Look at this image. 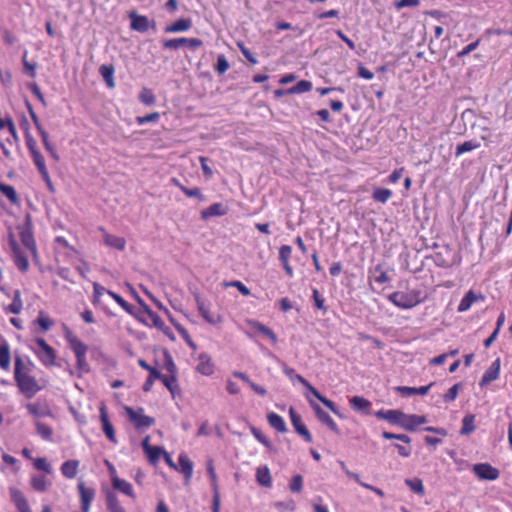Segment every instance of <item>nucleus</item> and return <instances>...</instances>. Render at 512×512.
I'll return each instance as SVG.
<instances>
[{
	"label": "nucleus",
	"instance_id": "39448f33",
	"mask_svg": "<svg viewBox=\"0 0 512 512\" xmlns=\"http://www.w3.org/2000/svg\"><path fill=\"white\" fill-rule=\"evenodd\" d=\"M38 360L45 367L56 365V351L43 338H36L30 345Z\"/></svg>",
	"mask_w": 512,
	"mask_h": 512
},
{
	"label": "nucleus",
	"instance_id": "e433bc0d",
	"mask_svg": "<svg viewBox=\"0 0 512 512\" xmlns=\"http://www.w3.org/2000/svg\"><path fill=\"white\" fill-rule=\"evenodd\" d=\"M478 296L472 291H468L463 298L461 299L457 310L459 312H466L468 311L471 306L477 301Z\"/></svg>",
	"mask_w": 512,
	"mask_h": 512
},
{
	"label": "nucleus",
	"instance_id": "bf43d9fd",
	"mask_svg": "<svg viewBox=\"0 0 512 512\" xmlns=\"http://www.w3.org/2000/svg\"><path fill=\"white\" fill-rule=\"evenodd\" d=\"M303 488V478L301 475H295L292 477L289 489L294 493H299L302 491Z\"/></svg>",
	"mask_w": 512,
	"mask_h": 512
},
{
	"label": "nucleus",
	"instance_id": "6e6d98bb",
	"mask_svg": "<svg viewBox=\"0 0 512 512\" xmlns=\"http://www.w3.org/2000/svg\"><path fill=\"white\" fill-rule=\"evenodd\" d=\"M375 275H374V281L379 284H384L390 281V277L388 276L387 272L384 271L381 265H377L374 269Z\"/></svg>",
	"mask_w": 512,
	"mask_h": 512
},
{
	"label": "nucleus",
	"instance_id": "c9c22d12",
	"mask_svg": "<svg viewBox=\"0 0 512 512\" xmlns=\"http://www.w3.org/2000/svg\"><path fill=\"white\" fill-rule=\"evenodd\" d=\"M256 480L264 487H270L272 485V478L270 470L267 466H260L256 470Z\"/></svg>",
	"mask_w": 512,
	"mask_h": 512
},
{
	"label": "nucleus",
	"instance_id": "4c0bfd02",
	"mask_svg": "<svg viewBox=\"0 0 512 512\" xmlns=\"http://www.w3.org/2000/svg\"><path fill=\"white\" fill-rule=\"evenodd\" d=\"M23 310V301L19 290H15L13 293L12 302L7 307L6 311L12 314H20Z\"/></svg>",
	"mask_w": 512,
	"mask_h": 512
},
{
	"label": "nucleus",
	"instance_id": "ea45409f",
	"mask_svg": "<svg viewBox=\"0 0 512 512\" xmlns=\"http://www.w3.org/2000/svg\"><path fill=\"white\" fill-rule=\"evenodd\" d=\"M106 506L109 512H126L117 496L112 492L106 495Z\"/></svg>",
	"mask_w": 512,
	"mask_h": 512
},
{
	"label": "nucleus",
	"instance_id": "dca6fc26",
	"mask_svg": "<svg viewBox=\"0 0 512 512\" xmlns=\"http://www.w3.org/2000/svg\"><path fill=\"white\" fill-rule=\"evenodd\" d=\"M30 155H31L33 163L37 167L42 179L44 180V182L46 183L48 188L52 191L53 185H52V181H51L48 169L45 164L44 156L40 153V151H34V153H32Z\"/></svg>",
	"mask_w": 512,
	"mask_h": 512
},
{
	"label": "nucleus",
	"instance_id": "473e14b6",
	"mask_svg": "<svg viewBox=\"0 0 512 512\" xmlns=\"http://www.w3.org/2000/svg\"><path fill=\"white\" fill-rule=\"evenodd\" d=\"M226 213H227V208L223 204L214 203L201 212V217L203 219H208V218L214 217V216H223Z\"/></svg>",
	"mask_w": 512,
	"mask_h": 512
},
{
	"label": "nucleus",
	"instance_id": "13d9d810",
	"mask_svg": "<svg viewBox=\"0 0 512 512\" xmlns=\"http://www.w3.org/2000/svg\"><path fill=\"white\" fill-rule=\"evenodd\" d=\"M161 373L158 370H151V373H149L148 378L146 379L143 390L145 392H148L151 390L153 383L156 379L160 380Z\"/></svg>",
	"mask_w": 512,
	"mask_h": 512
},
{
	"label": "nucleus",
	"instance_id": "4d7b16f0",
	"mask_svg": "<svg viewBox=\"0 0 512 512\" xmlns=\"http://www.w3.org/2000/svg\"><path fill=\"white\" fill-rule=\"evenodd\" d=\"M382 437L387 440H399L406 444H409L411 442V438L407 434H394L391 432L384 431L382 433Z\"/></svg>",
	"mask_w": 512,
	"mask_h": 512
},
{
	"label": "nucleus",
	"instance_id": "a211bd4d",
	"mask_svg": "<svg viewBox=\"0 0 512 512\" xmlns=\"http://www.w3.org/2000/svg\"><path fill=\"white\" fill-rule=\"evenodd\" d=\"M82 512H90V506L95 498V490L86 487L83 482L78 484Z\"/></svg>",
	"mask_w": 512,
	"mask_h": 512
},
{
	"label": "nucleus",
	"instance_id": "f8f14e48",
	"mask_svg": "<svg viewBox=\"0 0 512 512\" xmlns=\"http://www.w3.org/2000/svg\"><path fill=\"white\" fill-rule=\"evenodd\" d=\"M472 471L480 480L494 481L500 476L499 470L489 463L474 464Z\"/></svg>",
	"mask_w": 512,
	"mask_h": 512
},
{
	"label": "nucleus",
	"instance_id": "5fc2aeb1",
	"mask_svg": "<svg viewBox=\"0 0 512 512\" xmlns=\"http://www.w3.org/2000/svg\"><path fill=\"white\" fill-rule=\"evenodd\" d=\"M139 100L145 105H152L155 103V95L152 90L143 88L139 94Z\"/></svg>",
	"mask_w": 512,
	"mask_h": 512
},
{
	"label": "nucleus",
	"instance_id": "393cba45",
	"mask_svg": "<svg viewBox=\"0 0 512 512\" xmlns=\"http://www.w3.org/2000/svg\"><path fill=\"white\" fill-rule=\"evenodd\" d=\"M350 406L353 410L363 414H369L371 409V402L361 396H353L349 399Z\"/></svg>",
	"mask_w": 512,
	"mask_h": 512
},
{
	"label": "nucleus",
	"instance_id": "680f3d73",
	"mask_svg": "<svg viewBox=\"0 0 512 512\" xmlns=\"http://www.w3.org/2000/svg\"><path fill=\"white\" fill-rule=\"evenodd\" d=\"M461 388V384L460 383H457L455 385H453L449 390L448 392L443 396V400L445 402H452L454 401L458 394H459V390Z\"/></svg>",
	"mask_w": 512,
	"mask_h": 512
},
{
	"label": "nucleus",
	"instance_id": "423d86ee",
	"mask_svg": "<svg viewBox=\"0 0 512 512\" xmlns=\"http://www.w3.org/2000/svg\"><path fill=\"white\" fill-rule=\"evenodd\" d=\"M388 300L400 309H411L421 302V292L417 290L397 291L388 296Z\"/></svg>",
	"mask_w": 512,
	"mask_h": 512
},
{
	"label": "nucleus",
	"instance_id": "0e129e2a",
	"mask_svg": "<svg viewBox=\"0 0 512 512\" xmlns=\"http://www.w3.org/2000/svg\"><path fill=\"white\" fill-rule=\"evenodd\" d=\"M292 254V247L289 245H282L279 249V260L281 263H287L290 261Z\"/></svg>",
	"mask_w": 512,
	"mask_h": 512
},
{
	"label": "nucleus",
	"instance_id": "e2e57ef3",
	"mask_svg": "<svg viewBox=\"0 0 512 512\" xmlns=\"http://www.w3.org/2000/svg\"><path fill=\"white\" fill-rule=\"evenodd\" d=\"M160 114L158 112H153L146 116L137 117L136 121L139 125H144L147 123H155L159 120Z\"/></svg>",
	"mask_w": 512,
	"mask_h": 512
},
{
	"label": "nucleus",
	"instance_id": "4be33fe9",
	"mask_svg": "<svg viewBox=\"0 0 512 512\" xmlns=\"http://www.w3.org/2000/svg\"><path fill=\"white\" fill-rule=\"evenodd\" d=\"M131 20V29L137 32H146L150 27V21L148 17L143 15H138L135 12L130 13L129 15Z\"/></svg>",
	"mask_w": 512,
	"mask_h": 512
},
{
	"label": "nucleus",
	"instance_id": "2eb2a0df",
	"mask_svg": "<svg viewBox=\"0 0 512 512\" xmlns=\"http://www.w3.org/2000/svg\"><path fill=\"white\" fill-rule=\"evenodd\" d=\"M289 416L296 432L301 435L306 442L311 443L313 440L312 435L303 423L301 416L295 411L293 407H290L289 409Z\"/></svg>",
	"mask_w": 512,
	"mask_h": 512
},
{
	"label": "nucleus",
	"instance_id": "69168bd1",
	"mask_svg": "<svg viewBox=\"0 0 512 512\" xmlns=\"http://www.w3.org/2000/svg\"><path fill=\"white\" fill-rule=\"evenodd\" d=\"M207 472H208L210 480H211V486H212L213 492L219 491V487H218V483H217V476H216V472H215L212 462L208 463Z\"/></svg>",
	"mask_w": 512,
	"mask_h": 512
},
{
	"label": "nucleus",
	"instance_id": "603ef678",
	"mask_svg": "<svg viewBox=\"0 0 512 512\" xmlns=\"http://www.w3.org/2000/svg\"><path fill=\"white\" fill-rule=\"evenodd\" d=\"M33 466L35 469H37L39 471H43L47 474H51L53 472L52 466L50 463H48L46 458H42V457L34 458Z\"/></svg>",
	"mask_w": 512,
	"mask_h": 512
},
{
	"label": "nucleus",
	"instance_id": "864d4df0",
	"mask_svg": "<svg viewBox=\"0 0 512 512\" xmlns=\"http://www.w3.org/2000/svg\"><path fill=\"white\" fill-rule=\"evenodd\" d=\"M107 295H109L115 302L120 305L127 313L132 314L133 309L130 304H128L120 295L113 291H107Z\"/></svg>",
	"mask_w": 512,
	"mask_h": 512
},
{
	"label": "nucleus",
	"instance_id": "a18cd8bd",
	"mask_svg": "<svg viewBox=\"0 0 512 512\" xmlns=\"http://www.w3.org/2000/svg\"><path fill=\"white\" fill-rule=\"evenodd\" d=\"M101 76L105 80L108 87L113 88L115 86L114 83V68L108 65H102L99 69Z\"/></svg>",
	"mask_w": 512,
	"mask_h": 512
},
{
	"label": "nucleus",
	"instance_id": "cd10ccee",
	"mask_svg": "<svg viewBox=\"0 0 512 512\" xmlns=\"http://www.w3.org/2000/svg\"><path fill=\"white\" fill-rule=\"evenodd\" d=\"M433 386V383H430L427 386H421V387H408V386H399L396 388V390L402 395V396H412V395H426L430 388Z\"/></svg>",
	"mask_w": 512,
	"mask_h": 512
},
{
	"label": "nucleus",
	"instance_id": "a878e982",
	"mask_svg": "<svg viewBox=\"0 0 512 512\" xmlns=\"http://www.w3.org/2000/svg\"><path fill=\"white\" fill-rule=\"evenodd\" d=\"M31 487L37 492H45L51 486V482L44 475L34 474L30 478Z\"/></svg>",
	"mask_w": 512,
	"mask_h": 512
},
{
	"label": "nucleus",
	"instance_id": "a19ab883",
	"mask_svg": "<svg viewBox=\"0 0 512 512\" xmlns=\"http://www.w3.org/2000/svg\"><path fill=\"white\" fill-rule=\"evenodd\" d=\"M34 425L36 427L37 434L42 439H44L46 441L52 440L53 429L49 425L41 422L40 420H35Z\"/></svg>",
	"mask_w": 512,
	"mask_h": 512
},
{
	"label": "nucleus",
	"instance_id": "aec40b11",
	"mask_svg": "<svg viewBox=\"0 0 512 512\" xmlns=\"http://www.w3.org/2000/svg\"><path fill=\"white\" fill-rule=\"evenodd\" d=\"M500 366V358L495 359L490 365V367L484 372L480 381V386H485L490 382L498 379L500 375Z\"/></svg>",
	"mask_w": 512,
	"mask_h": 512
},
{
	"label": "nucleus",
	"instance_id": "9d476101",
	"mask_svg": "<svg viewBox=\"0 0 512 512\" xmlns=\"http://www.w3.org/2000/svg\"><path fill=\"white\" fill-rule=\"evenodd\" d=\"M124 409L127 414L128 420L137 429L148 428L154 423V419L150 416L145 415L144 410L142 408H138L135 410L131 407L126 406Z\"/></svg>",
	"mask_w": 512,
	"mask_h": 512
},
{
	"label": "nucleus",
	"instance_id": "4468645a",
	"mask_svg": "<svg viewBox=\"0 0 512 512\" xmlns=\"http://www.w3.org/2000/svg\"><path fill=\"white\" fill-rule=\"evenodd\" d=\"M99 414H100L99 417H100V422L102 425V430H103L105 436L111 442L116 444L117 439H116L115 430H114L112 423L110 422V419H109V416L107 413V409H106V405L104 403H101L99 406Z\"/></svg>",
	"mask_w": 512,
	"mask_h": 512
},
{
	"label": "nucleus",
	"instance_id": "37998d69",
	"mask_svg": "<svg viewBox=\"0 0 512 512\" xmlns=\"http://www.w3.org/2000/svg\"><path fill=\"white\" fill-rule=\"evenodd\" d=\"M475 430V415L467 414L462 419V428L460 433L462 435H469Z\"/></svg>",
	"mask_w": 512,
	"mask_h": 512
},
{
	"label": "nucleus",
	"instance_id": "f704fd0d",
	"mask_svg": "<svg viewBox=\"0 0 512 512\" xmlns=\"http://www.w3.org/2000/svg\"><path fill=\"white\" fill-rule=\"evenodd\" d=\"M269 425L276 431L284 433L287 431L286 423L284 419L275 412H270L267 415Z\"/></svg>",
	"mask_w": 512,
	"mask_h": 512
},
{
	"label": "nucleus",
	"instance_id": "de8ad7c7",
	"mask_svg": "<svg viewBox=\"0 0 512 512\" xmlns=\"http://www.w3.org/2000/svg\"><path fill=\"white\" fill-rule=\"evenodd\" d=\"M0 192L13 204L18 202L17 192L13 186L0 183Z\"/></svg>",
	"mask_w": 512,
	"mask_h": 512
},
{
	"label": "nucleus",
	"instance_id": "72a5a7b5",
	"mask_svg": "<svg viewBox=\"0 0 512 512\" xmlns=\"http://www.w3.org/2000/svg\"><path fill=\"white\" fill-rule=\"evenodd\" d=\"M29 414L34 416L36 420H39L41 417H46L51 415V411L47 406L41 405L39 403H29L26 406Z\"/></svg>",
	"mask_w": 512,
	"mask_h": 512
},
{
	"label": "nucleus",
	"instance_id": "2f4dec72",
	"mask_svg": "<svg viewBox=\"0 0 512 512\" xmlns=\"http://www.w3.org/2000/svg\"><path fill=\"white\" fill-rule=\"evenodd\" d=\"M11 363L10 345L3 341L0 344V368L8 371Z\"/></svg>",
	"mask_w": 512,
	"mask_h": 512
},
{
	"label": "nucleus",
	"instance_id": "c03bdc74",
	"mask_svg": "<svg viewBox=\"0 0 512 512\" xmlns=\"http://www.w3.org/2000/svg\"><path fill=\"white\" fill-rule=\"evenodd\" d=\"M480 147V142L477 140L465 141L456 147V156L459 157L466 152H470Z\"/></svg>",
	"mask_w": 512,
	"mask_h": 512
},
{
	"label": "nucleus",
	"instance_id": "412c9836",
	"mask_svg": "<svg viewBox=\"0 0 512 512\" xmlns=\"http://www.w3.org/2000/svg\"><path fill=\"white\" fill-rule=\"evenodd\" d=\"M197 371L204 376H211L215 367L211 357L206 353H201L198 357Z\"/></svg>",
	"mask_w": 512,
	"mask_h": 512
},
{
	"label": "nucleus",
	"instance_id": "bb28decb",
	"mask_svg": "<svg viewBox=\"0 0 512 512\" xmlns=\"http://www.w3.org/2000/svg\"><path fill=\"white\" fill-rule=\"evenodd\" d=\"M80 462L78 460H67L61 465V473L67 479H73L78 473Z\"/></svg>",
	"mask_w": 512,
	"mask_h": 512
},
{
	"label": "nucleus",
	"instance_id": "3c124183",
	"mask_svg": "<svg viewBox=\"0 0 512 512\" xmlns=\"http://www.w3.org/2000/svg\"><path fill=\"white\" fill-rule=\"evenodd\" d=\"M164 451L165 450L159 446H152L145 452V454L152 464H156L159 461L160 456L163 455Z\"/></svg>",
	"mask_w": 512,
	"mask_h": 512
},
{
	"label": "nucleus",
	"instance_id": "6ab92c4d",
	"mask_svg": "<svg viewBox=\"0 0 512 512\" xmlns=\"http://www.w3.org/2000/svg\"><path fill=\"white\" fill-rule=\"evenodd\" d=\"M10 498L18 512H32L26 497L19 489L10 488Z\"/></svg>",
	"mask_w": 512,
	"mask_h": 512
},
{
	"label": "nucleus",
	"instance_id": "79ce46f5",
	"mask_svg": "<svg viewBox=\"0 0 512 512\" xmlns=\"http://www.w3.org/2000/svg\"><path fill=\"white\" fill-rule=\"evenodd\" d=\"M312 88H313L312 82L307 81V80H301L293 87L288 88L286 92H288L291 95L292 94H303V93L311 91Z\"/></svg>",
	"mask_w": 512,
	"mask_h": 512
},
{
	"label": "nucleus",
	"instance_id": "b1692460",
	"mask_svg": "<svg viewBox=\"0 0 512 512\" xmlns=\"http://www.w3.org/2000/svg\"><path fill=\"white\" fill-rule=\"evenodd\" d=\"M247 324L257 332L268 338L272 344H277L278 337L269 327L265 326L264 324L256 320H249Z\"/></svg>",
	"mask_w": 512,
	"mask_h": 512
},
{
	"label": "nucleus",
	"instance_id": "c85d7f7f",
	"mask_svg": "<svg viewBox=\"0 0 512 512\" xmlns=\"http://www.w3.org/2000/svg\"><path fill=\"white\" fill-rule=\"evenodd\" d=\"M111 484L114 489L120 491L128 497L135 498L134 489L128 481L119 477H115Z\"/></svg>",
	"mask_w": 512,
	"mask_h": 512
},
{
	"label": "nucleus",
	"instance_id": "7ed1b4c3",
	"mask_svg": "<svg viewBox=\"0 0 512 512\" xmlns=\"http://www.w3.org/2000/svg\"><path fill=\"white\" fill-rule=\"evenodd\" d=\"M281 368L283 373L290 379V381L295 384L296 382L301 383L309 393H311L315 398L321 401L329 410H331L334 414L341 416L339 410L334 402L322 396L317 389H315L303 376L297 374L295 370L285 363L281 362Z\"/></svg>",
	"mask_w": 512,
	"mask_h": 512
},
{
	"label": "nucleus",
	"instance_id": "1a4fd4ad",
	"mask_svg": "<svg viewBox=\"0 0 512 512\" xmlns=\"http://www.w3.org/2000/svg\"><path fill=\"white\" fill-rule=\"evenodd\" d=\"M17 230L22 245L32 255L33 259L37 260L38 251L30 224L19 225Z\"/></svg>",
	"mask_w": 512,
	"mask_h": 512
},
{
	"label": "nucleus",
	"instance_id": "ddd939ff",
	"mask_svg": "<svg viewBox=\"0 0 512 512\" xmlns=\"http://www.w3.org/2000/svg\"><path fill=\"white\" fill-rule=\"evenodd\" d=\"M306 398H307L310 406L314 410L319 421L322 422L323 424H325L327 427H329L335 433H337V434L340 433V430H339L337 424L335 423V421L332 419V417L327 412H325L316 402H314L308 395H306Z\"/></svg>",
	"mask_w": 512,
	"mask_h": 512
},
{
	"label": "nucleus",
	"instance_id": "58836bf2",
	"mask_svg": "<svg viewBox=\"0 0 512 512\" xmlns=\"http://www.w3.org/2000/svg\"><path fill=\"white\" fill-rule=\"evenodd\" d=\"M178 462L181 468V472L187 479L191 478L193 474V463L185 453H181L178 457Z\"/></svg>",
	"mask_w": 512,
	"mask_h": 512
},
{
	"label": "nucleus",
	"instance_id": "9b49d317",
	"mask_svg": "<svg viewBox=\"0 0 512 512\" xmlns=\"http://www.w3.org/2000/svg\"><path fill=\"white\" fill-rule=\"evenodd\" d=\"M203 44L202 40L198 38H173L168 39L163 42V47L165 49L177 50L181 47H187L189 49L195 50L201 47Z\"/></svg>",
	"mask_w": 512,
	"mask_h": 512
},
{
	"label": "nucleus",
	"instance_id": "f03ea898",
	"mask_svg": "<svg viewBox=\"0 0 512 512\" xmlns=\"http://www.w3.org/2000/svg\"><path fill=\"white\" fill-rule=\"evenodd\" d=\"M379 419H384L392 424H397L405 430L414 431L416 428L427 422L425 416L415 414H404L399 410H379L375 413Z\"/></svg>",
	"mask_w": 512,
	"mask_h": 512
},
{
	"label": "nucleus",
	"instance_id": "20e7f679",
	"mask_svg": "<svg viewBox=\"0 0 512 512\" xmlns=\"http://www.w3.org/2000/svg\"><path fill=\"white\" fill-rule=\"evenodd\" d=\"M65 339L69 344L70 349L73 351L76 357L77 370L80 374L89 371V365L87 362V346L71 331H66Z\"/></svg>",
	"mask_w": 512,
	"mask_h": 512
},
{
	"label": "nucleus",
	"instance_id": "c756f323",
	"mask_svg": "<svg viewBox=\"0 0 512 512\" xmlns=\"http://www.w3.org/2000/svg\"><path fill=\"white\" fill-rule=\"evenodd\" d=\"M160 381L169 390L173 398L179 394V385L176 375H166L161 373Z\"/></svg>",
	"mask_w": 512,
	"mask_h": 512
},
{
	"label": "nucleus",
	"instance_id": "6e6552de",
	"mask_svg": "<svg viewBox=\"0 0 512 512\" xmlns=\"http://www.w3.org/2000/svg\"><path fill=\"white\" fill-rule=\"evenodd\" d=\"M8 244L12 252L13 260L19 271L26 273L29 270L30 264L25 252L21 249L16 241L13 233L8 235Z\"/></svg>",
	"mask_w": 512,
	"mask_h": 512
},
{
	"label": "nucleus",
	"instance_id": "8fccbe9b",
	"mask_svg": "<svg viewBox=\"0 0 512 512\" xmlns=\"http://www.w3.org/2000/svg\"><path fill=\"white\" fill-rule=\"evenodd\" d=\"M405 484L416 494L423 495L425 492L423 482L419 478L405 479Z\"/></svg>",
	"mask_w": 512,
	"mask_h": 512
},
{
	"label": "nucleus",
	"instance_id": "338daca9",
	"mask_svg": "<svg viewBox=\"0 0 512 512\" xmlns=\"http://www.w3.org/2000/svg\"><path fill=\"white\" fill-rule=\"evenodd\" d=\"M251 433L261 444H263L267 448L271 447V442L259 429L252 428Z\"/></svg>",
	"mask_w": 512,
	"mask_h": 512
},
{
	"label": "nucleus",
	"instance_id": "5701e85b",
	"mask_svg": "<svg viewBox=\"0 0 512 512\" xmlns=\"http://www.w3.org/2000/svg\"><path fill=\"white\" fill-rule=\"evenodd\" d=\"M107 291H109L108 289H106L104 286L100 285L99 283L97 282H94L93 283V298H92V303L94 306H97V307H100L104 312L105 314L111 316L112 313L110 312V310L104 306L102 304V301H101V297L104 295V294H107Z\"/></svg>",
	"mask_w": 512,
	"mask_h": 512
},
{
	"label": "nucleus",
	"instance_id": "49530a36",
	"mask_svg": "<svg viewBox=\"0 0 512 512\" xmlns=\"http://www.w3.org/2000/svg\"><path fill=\"white\" fill-rule=\"evenodd\" d=\"M392 196V191L387 188H375L372 197L375 201L386 203Z\"/></svg>",
	"mask_w": 512,
	"mask_h": 512
},
{
	"label": "nucleus",
	"instance_id": "774afa93",
	"mask_svg": "<svg viewBox=\"0 0 512 512\" xmlns=\"http://www.w3.org/2000/svg\"><path fill=\"white\" fill-rule=\"evenodd\" d=\"M229 69V63L224 55H219L217 58L216 70L218 73H225Z\"/></svg>",
	"mask_w": 512,
	"mask_h": 512
},
{
	"label": "nucleus",
	"instance_id": "f257e3e1",
	"mask_svg": "<svg viewBox=\"0 0 512 512\" xmlns=\"http://www.w3.org/2000/svg\"><path fill=\"white\" fill-rule=\"evenodd\" d=\"M35 365L30 359L16 357L14 362V380L19 391L26 397L32 398L43 390L48 380L34 375Z\"/></svg>",
	"mask_w": 512,
	"mask_h": 512
},
{
	"label": "nucleus",
	"instance_id": "09e8293b",
	"mask_svg": "<svg viewBox=\"0 0 512 512\" xmlns=\"http://www.w3.org/2000/svg\"><path fill=\"white\" fill-rule=\"evenodd\" d=\"M172 182L180 188V190L188 197H197L200 200H203L204 197L200 192L199 188H187L184 185H182L177 179L173 178Z\"/></svg>",
	"mask_w": 512,
	"mask_h": 512
},
{
	"label": "nucleus",
	"instance_id": "052dcab7",
	"mask_svg": "<svg viewBox=\"0 0 512 512\" xmlns=\"http://www.w3.org/2000/svg\"><path fill=\"white\" fill-rule=\"evenodd\" d=\"M36 321L43 331H48L53 325V321L43 312H40Z\"/></svg>",
	"mask_w": 512,
	"mask_h": 512
},
{
	"label": "nucleus",
	"instance_id": "7c9ffc66",
	"mask_svg": "<svg viewBox=\"0 0 512 512\" xmlns=\"http://www.w3.org/2000/svg\"><path fill=\"white\" fill-rule=\"evenodd\" d=\"M192 26L190 19H178L174 23L165 27L166 33H179L189 30Z\"/></svg>",
	"mask_w": 512,
	"mask_h": 512
},
{
	"label": "nucleus",
	"instance_id": "0eeeda50",
	"mask_svg": "<svg viewBox=\"0 0 512 512\" xmlns=\"http://www.w3.org/2000/svg\"><path fill=\"white\" fill-rule=\"evenodd\" d=\"M195 302L199 314L207 323L211 325H218L224 321L223 316L219 312L212 310V304L209 301L199 295H196Z\"/></svg>",
	"mask_w": 512,
	"mask_h": 512
},
{
	"label": "nucleus",
	"instance_id": "f3484780",
	"mask_svg": "<svg viewBox=\"0 0 512 512\" xmlns=\"http://www.w3.org/2000/svg\"><path fill=\"white\" fill-rule=\"evenodd\" d=\"M99 231L102 234V241L107 247L118 251L125 250L126 240L123 237L110 234L104 228H99Z\"/></svg>",
	"mask_w": 512,
	"mask_h": 512
}]
</instances>
